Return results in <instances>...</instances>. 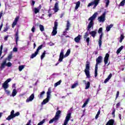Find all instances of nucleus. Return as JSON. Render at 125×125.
<instances>
[{"instance_id": "nucleus-12", "label": "nucleus", "mask_w": 125, "mask_h": 125, "mask_svg": "<svg viewBox=\"0 0 125 125\" xmlns=\"http://www.w3.org/2000/svg\"><path fill=\"white\" fill-rule=\"evenodd\" d=\"M72 115V113L71 112L67 113L66 116L65 117V119L64 121L63 125H68V123L70 119H71V116Z\"/></svg>"}, {"instance_id": "nucleus-33", "label": "nucleus", "mask_w": 125, "mask_h": 125, "mask_svg": "<svg viewBox=\"0 0 125 125\" xmlns=\"http://www.w3.org/2000/svg\"><path fill=\"white\" fill-rule=\"evenodd\" d=\"M113 24H110L108 26H107L106 27V30L107 31V32H109V31H110V30H111V28H113Z\"/></svg>"}, {"instance_id": "nucleus-23", "label": "nucleus", "mask_w": 125, "mask_h": 125, "mask_svg": "<svg viewBox=\"0 0 125 125\" xmlns=\"http://www.w3.org/2000/svg\"><path fill=\"white\" fill-rule=\"evenodd\" d=\"M89 34L91 35V37H92L94 39L95 38L96 34H97V32L96 31H92L91 32H89Z\"/></svg>"}, {"instance_id": "nucleus-57", "label": "nucleus", "mask_w": 125, "mask_h": 125, "mask_svg": "<svg viewBox=\"0 0 125 125\" xmlns=\"http://www.w3.org/2000/svg\"><path fill=\"white\" fill-rule=\"evenodd\" d=\"M120 39L124 40V39H125V36H124L123 34H121L120 36Z\"/></svg>"}, {"instance_id": "nucleus-5", "label": "nucleus", "mask_w": 125, "mask_h": 125, "mask_svg": "<svg viewBox=\"0 0 125 125\" xmlns=\"http://www.w3.org/2000/svg\"><path fill=\"white\" fill-rule=\"evenodd\" d=\"M51 94V88L49 87L48 88V91L47 92V98L42 101V105H44V104H46V103H48V102H49Z\"/></svg>"}, {"instance_id": "nucleus-4", "label": "nucleus", "mask_w": 125, "mask_h": 125, "mask_svg": "<svg viewBox=\"0 0 125 125\" xmlns=\"http://www.w3.org/2000/svg\"><path fill=\"white\" fill-rule=\"evenodd\" d=\"M86 64H85V68L84 70V72L86 76V77L88 78V79L90 78V74L89 72V68H90V62H88V61H87L86 62Z\"/></svg>"}, {"instance_id": "nucleus-51", "label": "nucleus", "mask_w": 125, "mask_h": 125, "mask_svg": "<svg viewBox=\"0 0 125 125\" xmlns=\"http://www.w3.org/2000/svg\"><path fill=\"white\" fill-rule=\"evenodd\" d=\"M13 51H14V52H17V51H18V49L17 48V47H14L13 49Z\"/></svg>"}, {"instance_id": "nucleus-60", "label": "nucleus", "mask_w": 125, "mask_h": 125, "mask_svg": "<svg viewBox=\"0 0 125 125\" xmlns=\"http://www.w3.org/2000/svg\"><path fill=\"white\" fill-rule=\"evenodd\" d=\"M8 28L5 27L4 28L3 32H7V31H8Z\"/></svg>"}, {"instance_id": "nucleus-19", "label": "nucleus", "mask_w": 125, "mask_h": 125, "mask_svg": "<svg viewBox=\"0 0 125 125\" xmlns=\"http://www.w3.org/2000/svg\"><path fill=\"white\" fill-rule=\"evenodd\" d=\"M103 36V33H102L100 36V38L99 39V46L101 47L102 46V37Z\"/></svg>"}, {"instance_id": "nucleus-50", "label": "nucleus", "mask_w": 125, "mask_h": 125, "mask_svg": "<svg viewBox=\"0 0 125 125\" xmlns=\"http://www.w3.org/2000/svg\"><path fill=\"white\" fill-rule=\"evenodd\" d=\"M31 31L33 33H35V31H36V27H35L34 26H33L31 29Z\"/></svg>"}, {"instance_id": "nucleus-27", "label": "nucleus", "mask_w": 125, "mask_h": 125, "mask_svg": "<svg viewBox=\"0 0 125 125\" xmlns=\"http://www.w3.org/2000/svg\"><path fill=\"white\" fill-rule=\"evenodd\" d=\"M45 93V92L44 91H43L42 92H41L40 94L38 95L39 98H40V99H42L43 97V95H44Z\"/></svg>"}, {"instance_id": "nucleus-9", "label": "nucleus", "mask_w": 125, "mask_h": 125, "mask_svg": "<svg viewBox=\"0 0 125 125\" xmlns=\"http://www.w3.org/2000/svg\"><path fill=\"white\" fill-rule=\"evenodd\" d=\"M42 46H43V45L41 44L38 47V48L37 49L35 52L31 55V56H30L31 59H33L35 58V57H36L37 56V55L39 54V51H40V50H41V49H42Z\"/></svg>"}, {"instance_id": "nucleus-36", "label": "nucleus", "mask_w": 125, "mask_h": 125, "mask_svg": "<svg viewBox=\"0 0 125 125\" xmlns=\"http://www.w3.org/2000/svg\"><path fill=\"white\" fill-rule=\"evenodd\" d=\"M61 83H62V80H60L59 82L55 83L54 86H58V85H59L61 84Z\"/></svg>"}, {"instance_id": "nucleus-46", "label": "nucleus", "mask_w": 125, "mask_h": 125, "mask_svg": "<svg viewBox=\"0 0 125 125\" xmlns=\"http://www.w3.org/2000/svg\"><path fill=\"white\" fill-rule=\"evenodd\" d=\"M5 93L8 95H9L10 94V91L7 89H4Z\"/></svg>"}, {"instance_id": "nucleus-63", "label": "nucleus", "mask_w": 125, "mask_h": 125, "mask_svg": "<svg viewBox=\"0 0 125 125\" xmlns=\"http://www.w3.org/2000/svg\"><path fill=\"white\" fill-rule=\"evenodd\" d=\"M35 1L34 0L32 1V4L33 6L35 5Z\"/></svg>"}, {"instance_id": "nucleus-10", "label": "nucleus", "mask_w": 125, "mask_h": 125, "mask_svg": "<svg viewBox=\"0 0 125 125\" xmlns=\"http://www.w3.org/2000/svg\"><path fill=\"white\" fill-rule=\"evenodd\" d=\"M57 26H58V22H57V20H56L54 22V26L51 33L52 36H55L57 34Z\"/></svg>"}, {"instance_id": "nucleus-30", "label": "nucleus", "mask_w": 125, "mask_h": 125, "mask_svg": "<svg viewBox=\"0 0 125 125\" xmlns=\"http://www.w3.org/2000/svg\"><path fill=\"white\" fill-rule=\"evenodd\" d=\"M124 46H121L120 47H119L117 50V52H116L117 54H119L121 50H123V49H124Z\"/></svg>"}, {"instance_id": "nucleus-6", "label": "nucleus", "mask_w": 125, "mask_h": 125, "mask_svg": "<svg viewBox=\"0 0 125 125\" xmlns=\"http://www.w3.org/2000/svg\"><path fill=\"white\" fill-rule=\"evenodd\" d=\"M20 115V112H17L14 114V110H12L10 115L8 116V117L6 119L7 121H10L11 119H13V118H15V117H18Z\"/></svg>"}, {"instance_id": "nucleus-45", "label": "nucleus", "mask_w": 125, "mask_h": 125, "mask_svg": "<svg viewBox=\"0 0 125 125\" xmlns=\"http://www.w3.org/2000/svg\"><path fill=\"white\" fill-rule=\"evenodd\" d=\"M125 1H122L121 2H120V5L121 6H124L125 5Z\"/></svg>"}, {"instance_id": "nucleus-16", "label": "nucleus", "mask_w": 125, "mask_h": 125, "mask_svg": "<svg viewBox=\"0 0 125 125\" xmlns=\"http://www.w3.org/2000/svg\"><path fill=\"white\" fill-rule=\"evenodd\" d=\"M34 98H35V95L34 94H32L30 96L26 99V102L28 103L30 101H33V100H34Z\"/></svg>"}, {"instance_id": "nucleus-40", "label": "nucleus", "mask_w": 125, "mask_h": 125, "mask_svg": "<svg viewBox=\"0 0 125 125\" xmlns=\"http://www.w3.org/2000/svg\"><path fill=\"white\" fill-rule=\"evenodd\" d=\"M45 122V119H43L42 121H41L37 125H42L43 124H44V122Z\"/></svg>"}, {"instance_id": "nucleus-64", "label": "nucleus", "mask_w": 125, "mask_h": 125, "mask_svg": "<svg viewBox=\"0 0 125 125\" xmlns=\"http://www.w3.org/2000/svg\"><path fill=\"white\" fill-rule=\"evenodd\" d=\"M7 39H8V37L6 36L4 37V41H7Z\"/></svg>"}, {"instance_id": "nucleus-58", "label": "nucleus", "mask_w": 125, "mask_h": 125, "mask_svg": "<svg viewBox=\"0 0 125 125\" xmlns=\"http://www.w3.org/2000/svg\"><path fill=\"white\" fill-rule=\"evenodd\" d=\"M2 15H3V11H1L0 12V17L1 18V17H2Z\"/></svg>"}, {"instance_id": "nucleus-61", "label": "nucleus", "mask_w": 125, "mask_h": 125, "mask_svg": "<svg viewBox=\"0 0 125 125\" xmlns=\"http://www.w3.org/2000/svg\"><path fill=\"white\" fill-rule=\"evenodd\" d=\"M31 120H29V121L27 122V124L26 125H31Z\"/></svg>"}, {"instance_id": "nucleus-47", "label": "nucleus", "mask_w": 125, "mask_h": 125, "mask_svg": "<svg viewBox=\"0 0 125 125\" xmlns=\"http://www.w3.org/2000/svg\"><path fill=\"white\" fill-rule=\"evenodd\" d=\"M89 41H90L89 37L86 38V42L87 44V45H88V44L89 43Z\"/></svg>"}, {"instance_id": "nucleus-8", "label": "nucleus", "mask_w": 125, "mask_h": 125, "mask_svg": "<svg viewBox=\"0 0 125 125\" xmlns=\"http://www.w3.org/2000/svg\"><path fill=\"white\" fill-rule=\"evenodd\" d=\"M6 60L3 61L1 64V66H0V69H4V68H5V66H7V67H11L12 66V63H11V62H8V63H6Z\"/></svg>"}, {"instance_id": "nucleus-3", "label": "nucleus", "mask_w": 125, "mask_h": 125, "mask_svg": "<svg viewBox=\"0 0 125 125\" xmlns=\"http://www.w3.org/2000/svg\"><path fill=\"white\" fill-rule=\"evenodd\" d=\"M61 113H62V111L58 110L56 112V115H55V117L52 119H51L49 121V124H52V123H53V122H56V121H58V120H59V118H60V117H61L60 115H61Z\"/></svg>"}, {"instance_id": "nucleus-52", "label": "nucleus", "mask_w": 125, "mask_h": 125, "mask_svg": "<svg viewBox=\"0 0 125 125\" xmlns=\"http://www.w3.org/2000/svg\"><path fill=\"white\" fill-rule=\"evenodd\" d=\"M121 106V103H118L116 104V108H119V107H120Z\"/></svg>"}, {"instance_id": "nucleus-41", "label": "nucleus", "mask_w": 125, "mask_h": 125, "mask_svg": "<svg viewBox=\"0 0 125 125\" xmlns=\"http://www.w3.org/2000/svg\"><path fill=\"white\" fill-rule=\"evenodd\" d=\"M3 46L2 45H1L0 46V57L1 56V54H2V49H3Z\"/></svg>"}, {"instance_id": "nucleus-38", "label": "nucleus", "mask_w": 125, "mask_h": 125, "mask_svg": "<svg viewBox=\"0 0 125 125\" xmlns=\"http://www.w3.org/2000/svg\"><path fill=\"white\" fill-rule=\"evenodd\" d=\"M100 113H101L100 110H99L96 116H95L96 120H97L98 119V117H99V115H100Z\"/></svg>"}, {"instance_id": "nucleus-37", "label": "nucleus", "mask_w": 125, "mask_h": 125, "mask_svg": "<svg viewBox=\"0 0 125 125\" xmlns=\"http://www.w3.org/2000/svg\"><path fill=\"white\" fill-rule=\"evenodd\" d=\"M45 51H44V52H43V53L42 54L41 58V60H42L43 59V58H44V57H45Z\"/></svg>"}, {"instance_id": "nucleus-18", "label": "nucleus", "mask_w": 125, "mask_h": 125, "mask_svg": "<svg viewBox=\"0 0 125 125\" xmlns=\"http://www.w3.org/2000/svg\"><path fill=\"white\" fill-rule=\"evenodd\" d=\"M42 8V5H40L39 6V8H34V9L33 10V12H34L35 14H37L40 12V10Z\"/></svg>"}, {"instance_id": "nucleus-15", "label": "nucleus", "mask_w": 125, "mask_h": 125, "mask_svg": "<svg viewBox=\"0 0 125 125\" xmlns=\"http://www.w3.org/2000/svg\"><path fill=\"white\" fill-rule=\"evenodd\" d=\"M18 20H19V17H17L15 19L12 24V28H14L16 25H17V22H18Z\"/></svg>"}, {"instance_id": "nucleus-35", "label": "nucleus", "mask_w": 125, "mask_h": 125, "mask_svg": "<svg viewBox=\"0 0 125 125\" xmlns=\"http://www.w3.org/2000/svg\"><path fill=\"white\" fill-rule=\"evenodd\" d=\"M39 27L40 31H41V32H43V31H44V27L43 26V25L40 24L39 25Z\"/></svg>"}, {"instance_id": "nucleus-56", "label": "nucleus", "mask_w": 125, "mask_h": 125, "mask_svg": "<svg viewBox=\"0 0 125 125\" xmlns=\"http://www.w3.org/2000/svg\"><path fill=\"white\" fill-rule=\"evenodd\" d=\"M110 79H108L107 78L104 80V83H108V82H109V80Z\"/></svg>"}, {"instance_id": "nucleus-55", "label": "nucleus", "mask_w": 125, "mask_h": 125, "mask_svg": "<svg viewBox=\"0 0 125 125\" xmlns=\"http://www.w3.org/2000/svg\"><path fill=\"white\" fill-rule=\"evenodd\" d=\"M112 78V73H110V74L108 75L107 79L110 80Z\"/></svg>"}, {"instance_id": "nucleus-21", "label": "nucleus", "mask_w": 125, "mask_h": 125, "mask_svg": "<svg viewBox=\"0 0 125 125\" xmlns=\"http://www.w3.org/2000/svg\"><path fill=\"white\" fill-rule=\"evenodd\" d=\"M105 125H115V120L114 119L109 120Z\"/></svg>"}, {"instance_id": "nucleus-1", "label": "nucleus", "mask_w": 125, "mask_h": 125, "mask_svg": "<svg viewBox=\"0 0 125 125\" xmlns=\"http://www.w3.org/2000/svg\"><path fill=\"white\" fill-rule=\"evenodd\" d=\"M97 16V13H95L92 15V16H91L88 19V21H90L89 22L88 25L86 28V30H87L88 31H90V29H91V28H93V21L95 20V18H96Z\"/></svg>"}, {"instance_id": "nucleus-32", "label": "nucleus", "mask_w": 125, "mask_h": 125, "mask_svg": "<svg viewBox=\"0 0 125 125\" xmlns=\"http://www.w3.org/2000/svg\"><path fill=\"white\" fill-rule=\"evenodd\" d=\"M80 5H81V1H78L76 3L75 9L77 10V9H78L79 7H80Z\"/></svg>"}, {"instance_id": "nucleus-22", "label": "nucleus", "mask_w": 125, "mask_h": 125, "mask_svg": "<svg viewBox=\"0 0 125 125\" xmlns=\"http://www.w3.org/2000/svg\"><path fill=\"white\" fill-rule=\"evenodd\" d=\"M70 26H71V24H70V21H67V24H66V28H65V31L63 32V34H65V33H66L67 31H69V29Z\"/></svg>"}, {"instance_id": "nucleus-62", "label": "nucleus", "mask_w": 125, "mask_h": 125, "mask_svg": "<svg viewBox=\"0 0 125 125\" xmlns=\"http://www.w3.org/2000/svg\"><path fill=\"white\" fill-rule=\"evenodd\" d=\"M97 71L98 70H95V77H97Z\"/></svg>"}, {"instance_id": "nucleus-42", "label": "nucleus", "mask_w": 125, "mask_h": 125, "mask_svg": "<svg viewBox=\"0 0 125 125\" xmlns=\"http://www.w3.org/2000/svg\"><path fill=\"white\" fill-rule=\"evenodd\" d=\"M106 2H105V6L106 7H108L109 6V3H110V0H104Z\"/></svg>"}, {"instance_id": "nucleus-7", "label": "nucleus", "mask_w": 125, "mask_h": 125, "mask_svg": "<svg viewBox=\"0 0 125 125\" xmlns=\"http://www.w3.org/2000/svg\"><path fill=\"white\" fill-rule=\"evenodd\" d=\"M99 2H100V0H94L93 1L89 3L87 5V7H89V6H91L94 4L93 9H95V8H96V6L98 5Z\"/></svg>"}, {"instance_id": "nucleus-14", "label": "nucleus", "mask_w": 125, "mask_h": 125, "mask_svg": "<svg viewBox=\"0 0 125 125\" xmlns=\"http://www.w3.org/2000/svg\"><path fill=\"white\" fill-rule=\"evenodd\" d=\"M109 57H110V55L108 53H106L104 58V64L107 65L108 64V61H109Z\"/></svg>"}, {"instance_id": "nucleus-17", "label": "nucleus", "mask_w": 125, "mask_h": 125, "mask_svg": "<svg viewBox=\"0 0 125 125\" xmlns=\"http://www.w3.org/2000/svg\"><path fill=\"white\" fill-rule=\"evenodd\" d=\"M83 83H85V89H88V88H89V87H90V82L88 81L86 82V81L83 80Z\"/></svg>"}, {"instance_id": "nucleus-11", "label": "nucleus", "mask_w": 125, "mask_h": 125, "mask_svg": "<svg viewBox=\"0 0 125 125\" xmlns=\"http://www.w3.org/2000/svg\"><path fill=\"white\" fill-rule=\"evenodd\" d=\"M10 82H11V78L7 79L6 81L3 83L2 87L4 89H7V88H8L9 87L8 83H10Z\"/></svg>"}, {"instance_id": "nucleus-25", "label": "nucleus", "mask_w": 125, "mask_h": 125, "mask_svg": "<svg viewBox=\"0 0 125 125\" xmlns=\"http://www.w3.org/2000/svg\"><path fill=\"white\" fill-rule=\"evenodd\" d=\"M96 63L100 64V63L102 62V56H99L96 60Z\"/></svg>"}, {"instance_id": "nucleus-29", "label": "nucleus", "mask_w": 125, "mask_h": 125, "mask_svg": "<svg viewBox=\"0 0 125 125\" xmlns=\"http://www.w3.org/2000/svg\"><path fill=\"white\" fill-rule=\"evenodd\" d=\"M17 92V90H16V89H14L12 93V96H13V97H14V96H16Z\"/></svg>"}, {"instance_id": "nucleus-31", "label": "nucleus", "mask_w": 125, "mask_h": 125, "mask_svg": "<svg viewBox=\"0 0 125 125\" xmlns=\"http://www.w3.org/2000/svg\"><path fill=\"white\" fill-rule=\"evenodd\" d=\"M79 85V82L78 81H76L72 86L71 88H75L77 87Z\"/></svg>"}, {"instance_id": "nucleus-28", "label": "nucleus", "mask_w": 125, "mask_h": 125, "mask_svg": "<svg viewBox=\"0 0 125 125\" xmlns=\"http://www.w3.org/2000/svg\"><path fill=\"white\" fill-rule=\"evenodd\" d=\"M12 59V54H10L8 55V57L5 58L4 60H6V61H10V60Z\"/></svg>"}, {"instance_id": "nucleus-44", "label": "nucleus", "mask_w": 125, "mask_h": 125, "mask_svg": "<svg viewBox=\"0 0 125 125\" xmlns=\"http://www.w3.org/2000/svg\"><path fill=\"white\" fill-rule=\"evenodd\" d=\"M120 94V91H118L117 92L116 95V98H115V100H117L118 98L119 97V95Z\"/></svg>"}, {"instance_id": "nucleus-24", "label": "nucleus", "mask_w": 125, "mask_h": 125, "mask_svg": "<svg viewBox=\"0 0 125 125\" xmlns=\"http://www.w3.org/2000/svg\"><path fill=\"white\" fill-rule=\"evenodd\" d=\"M58 10H59V8L58 7V2H56L54 8V12H58Z\"/></svg>"}, {"instance_id": "nucleus-13", "label": "nucleus", "mask_w": 125, "mask_h": 125, "mask_svg": "<svg viewBox=\"0 0 125 125\" xmlns=\"http://www.w3.org/2000/svg\"><path fill=\"white\" fill-rule=\"evenodd\" d=\"M106 18V12H104V13L98 18L99 22H104Z\"/></svg>"}, {"instance_id": "nucleus-2", "label": "nucleus", "mask_w": 125, "mask_h": 125, "mask_svg": "<svg viewBox=\"0 0 125 125\" xmlns=\"http://www.w3.org/2000/svg\"><path fill=\"white\" fill-rule=\"evenodd\" d=\"M70 53H71V50H70V49H68L67 50L65 54L64 55V52L63 51V50H62L60 54L58 62H62V61H63V59H64V58H66V57H68L69 55H70Z\"/></svg>"}, {"instance_id": "nucleus-48", "label": "nucleus", "mask_w": 125, "mask_h": 125, "mask_svg": "<svg viewBox=\"0 0 125 125\" xmlns=\"http://www.w3.org/2000/svg\"><path fill=\"white\" fill-rule=\"evenodd\" d=\"M115 112H116V109L115 108H113V109L112 110V115L113 117H115Z\"/></svg>"}, {"instance_id": "nucleus-20", "label": "nucleus", "mask_w": 125, "mask_h": 125, "mask_svg": "<svg viewBox=\"0 0 125 125\" xmlns=\"http://www.w3.org/2000/svg\"><path fill=\"white\" fill-rule=\"evenodd\" d=\"M19 32L18 31V30H17L16 32V33L15 34V39H16V44H18V40H19Z\"/></svg>"}, {"instance_id": "nucleus-49", "label": "nucleus", "mask_w": 125, "mask_h": 125, "mask_svg": "<svg viewBox=\"0 0 125 125\" xmlns=\"http://www.w3.org/2000/svg\"><path fill=\"white\" fill-rule=\"evenodd\" d=\"M99 63H98V62H96L95 67V70H98V64Z\"/></svg>"}, {"instance_id": "nucleus-59", "label": "nucleus", "mask_w": 125, "mask_h": 125, "mask_svg": "<svg viewBox=\"0 0 125 125\" xmlns=\"http://www.w3.org/2000/svg\"><path fill=\"white\" fill-rule=\"evenodd\" d=\"M2 15H3V11H1L0 12V17L1 18V17H2Z\"/></svg>"}, {"instance_id": "nucleus-53", "label": "nucleus", "mask_w": 125, "mask_h": 125, "mask_svg": "<svg viewBox=\"0 0 125 125\" xmlns=\"http://www.w3.org/2000/svg\"><path fill=\"white\" fill-rule=\"evenodd\" d=\"M88 101H89V98L87 99V100L85 101V102L84 103L86 105H87V104H88Z\"/></svg>"}, {"instance_id": "nucleus-26", "label": "nucleus", "mask_w": 125, "mask_h": 125, "mask_svg": "<svg viewBox=\"0 0 125 125\" xmlns=\"http://www.w3.org/2000/svg\"><path fill=\"white\" fill-rule=\"evenodd\" d=\"M81 37L82 36H81V35H78V36L74 39V41L75 42H77V43L80 42V41H81Z\"/></svg>"}, {"instance_id": "nucleus-54", "label": "nucleus", "mask_w": 125, "mask_h": 125, "mask_svg": "<svg viewBox=\"0 0 125 125\" xmlns=\"http://www.w3.org/2000/svg\"><path fill=\"white\" fill-rule=\"evenodd\" d=\"M3 26V22H1V24L0 25V31H1V29H2Z\"/></svg>"}, {"instance_id": "nucleus-34", "label": "nucleus", "mask_w": 125, "mask_h": 125, "mask_svg": "<svg viewBox=\"0 0 125 125\" xmlns=\"http://www.w3.org/2000/svg\"><path fill=\"white\" fill-rule=\"evenodd\" d=\"M88 32H89V31H87L86 33H85L84 35L83 36V38L84 39H86L87 38H88L87 37H88L89 34L88 33Z\"/></svg>"}, {"instance_id": "nucleus-43", "label": "nucleus", "mask_w": 125, "mask_h": 125, "mask_svg": "<svg viewBox=\"0 0 125 125\" xmlns=\"http://www.w3.org/2000/svg\"><path fill=\"white\" fill-rule=\"evenodd\" d=\"M102 31H103V28L102 27H101L99 29L98 33L99 34H102Z\"/></svg>"}, {"instance_id": "nucleus-39", "label": "nucleus", "mask_w": 125, "mask_h": 125, "mask_svg": "<svg viewBox=\"0 0 125 125\" xmlns=\"http://www.w3.org/2000/svg\"><path fill=\"white\" fill-rule=\"evenodd\" d=\"M24 68H25V65H20L19 66V70L20 72H21V71H22V69Z\"/></svg>"}]
</instances>
